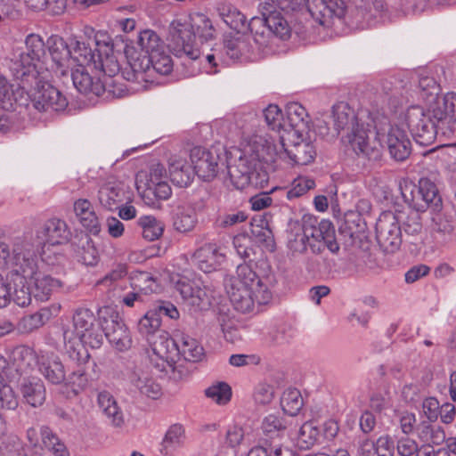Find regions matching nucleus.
<instances>
[{"label": "nucleus", "instance_id": "e433bc0d", "mask_svg": "<svg viewBox=\"0 0 456 456\" xmlns=\"http://www.w3.org/2000/svg\"><path fill=\"white\" fill-rule=\"evenodd\" d=\"M98 405L110 420L112 426L116 428L123 426L125 422L123 412L118 406L114 397L109 392L103 391L98 395Z\"/></svg>", "mask_w": 456, "mask_h": 456}, {"label": "nucleus", "instance_id": "a18cd8bd", "mask_svg": "<svg viewBox=\"0 0 456 456\" xmlns=\"http://www.w3.org/2000/svg\"><path fill=\"white\" fill-rule=\"evenodd\" d=\"M104 56L102 53V50H98L97 54V66L106 76L111 77H115L120 72V65L114 55L112 48L110 47L109 44L104 45Z\"/></svg>", "mask_w": 456, "mask_h": 456}, {"label": "nucleus", "instance_id": "4be33fe9", "mask_svg": "<svg viewBox=\"0 0 456 456\" xmlns=\"http://www.w3.org/2000/svg\"><path fill=\"white\" fill-rule=\"evenodd\" d=\"M434 422L422 420L415 427L414 434L422 448L438 446L445 441L444 428Z\"/></svg>", "mask_w": 456, "mask_h": 456}, {"label": "nucleus", "instance_id": "bb28decb", "mask_svg": "<svg viewBox=\"0 0 456 456\" xmlns=\"http://www.w3.org/2000/svg\"><path fill=\"white\" fill-rule=\"evenodd\" d=\"M42 232L45 242L53 246L67 243L71 236L66 222L58 218L47 220L42 227Z\"/></svg>", "mask_w": 456, "mask_h": 456}, {"label": "nucleus", "instance_id": "2f4dec72", "mask_svg": "<svg viewBox=\"0 0 456 456\" xmlns=\"http://www.w3.org/2000/svg\"><path fill=\"white\" fill-rule=\"evenodd\" d=\"M400 190L404 202L408 204L411 210L424 212L428 208V204L427 201L423 200V191L420 180L418 185L411 182L405 181L400 185Z\"/></svg>", "mask_w": 456, "mask_h": 456}, {"label": "nucleus", "instance_id": "f704fd0d", "mask_svg": "<svg viewBox=\"0 0 456 456\" xmlns=\"http://www.w3.org/2000/svg\"><path fill=\"white\" fill-rule=\"evenodd\" d=\"M284 150L288 157L298 165H307L314 161L316 156V150L313 142L302 140L295 142L290 148L285 147Z\"/></svg>", "mask_w": 456, "mask_h": 456}, {"label": "nucleus", "instance_id": "052dcab7", "mask_svg": "<svg viewBox=\"0 0 456 456\" xmlns=\"http://www.w3.org/2000/svg\"><path fill=\"white\" fill-rule=\"evenodd\" d=\"M207 397L218 404H226L232 397V388L225 382H218L205 390Z\"/></svg>", "mask_w": 456, "mask_h": 456}, {"label": "nucleus", "instance_id": "c03bdc74", "mask_svg": "<svg viewBox=\"0 0 456 456\" xmlns=\"http://www.w3.org/2000/svg\"><path fill=\"white\" fill-rule=\"evenodd\" d=\"M135 48L144 54L152 55L153 53L163 50L164 45L156 32L147 29L139 33Z\"/></svg>", "mask_w": 456, "mask_h": 456}, {"label": "nucleus", "instance_id": "49530a36", "mask_svg": "<svg viewBox=\"0 0 456 456\" xmlns=\"http://www.w3.org/2000/svg\"><path fill=\"white\" fill-rule=\"evenodd\" d=\"M315 183L313 179L308 177H298L295 179L289 189L288 188H274L270 192L279 191L288 200H293L305 194L311 189H314Z\"/></svg>", "mask_w": 456, "mask_h": 456}, {"label": "nucleus", "instance_id": "a878e982", "mask_svg": "<svg viewBox=\"0 0 456 456\" xmlns=\"http://www.w3.org/2000/svg\"><path fill=\"white\" fill-rule=\"evenodd\" d=\"M168 172L171 182L178 187H187L195 175L186 159L173 156L168 160Z\"/></svg>", "mask_w": 456, "mask_h": 456}, {"label": "nucleus", "instance_id": "4d7b16f0", "mask_svg": "<svg viewBox=\"0 0 456 456\" xmlns=\"http://www.w3.org/2000/svg\"><path fill=\"white\" fill-rule=\"evenodd\" d=\"M11 278L14 284L13 292H12V299L20 306H28L31 303V295L33 294V290H30L29 287L27 285V280L28 278H25L22 282H20V278Z\"/></svg>", "mask_w": 456, "mask_h": 456}, {"label": "nucleus", "instance_id": "5701e85b", "mask_svg": "<svg viewBox=\"0 0 456 456\" xmlns=\"http://www.w3.org/2000/svg\"><path fill=\"white\" fill-rule=\"evenodd\" d=\"M71 78L74 86L81 94H93L100 96L105 91L104 85L101 79L92 77L84 66H78V68L73 70Z\"/></svg>", "mask_w": 456, "mask_h": 456}, {"label": "nucleus", "instance_id": "c756f323", "mask_svg": "<svg viewBox=\"0 0 456 456\" xmlns=\"http://www.w3.org/2000/svg\"><path fill=\"white\" fill-rule=\"evenodd\" d=\"M28 278L34 280V297L41 301L47 300L53 292L58 291L63 285L61 280L37 271H36L34 277Z\"/></svg>", "mask_w": 456, "mask_h": 456}, {"label": "nucleus", "instance_id": "423d86ee", "mask_svg": "<svg viewBox=\"0 0 456 456\" xmlns=\"http://www.w3.org/2000/svg\"><path fill=\"white\" fill-rule=\"evenodd\" d=\"M0 269L10 270L11 277H34L37 271V250L31 240L16 238L12 248L0 241Z\"/></svg>", "mask_w": 456, "mask_h": 456}, {"label": "nucleus", "instance_id": "603ef678", "mask_svg": "<svg viewBox=\"0 0 456 456\" xmlns=\"http://www.w3.org/2000/svg\"><path fill=\"white\" fill-rule=\"evenodd\" d=\"M303 398L297 388L285 390L281 398L283 411L289 416H296L303 407Z\"/></svg>", "mask_w": 456, "mask_h": 456}, {"label": "nucleus", "instance_id": "4c0bfd02", "mask_svg": "<svg viewBox=\"0 0 456 456\" xmlns=\"http://www.w3.org/2000/svg\"><path fill=\"white\" fill-rule=\"evenodd\" d=\"M185 440V430L181 424H173L167 429L161 443L160 452L164 456H170L183 446Z\"/></svg>", "mask_w": 456, "mask_h": 456}, {"label": "nucleus", "instance_id": "9d476101", "mask_svg": "<svg viewBox=\"0 0 456 456\" xmlns=\"http://www.w3.org/2000/svg\"><path fill=\"white\" fill-rule=\"evenodd\" d=\"M376 238L386 253L396 252L403 242L398 217L391 211L383 212L376 223Z\"/></svg>", "mask_w": 456, "mask_h": 456}, {"label": "nucleus", "instance_id": "6e6552de", "mask_svg": "<svg viewBox=\"0 0 456 456\" xmlns=\"http://www.w3.org/2000/svg\"><path fill=\"white\" fill-rule=\"evenodd\" d=\"M301 230L307 235L309 248L314 254H321L325 247L331 252L338 251L339 247L335 239V229L332 223L322 219L318 222L316 218L309 217L304 220Z\"/></svg>", "mask_w": 456, "mask_h": 456}, {"label": "nucleus", "instance_id": "473e14b6", "mask_svg": "<svg viewBox=\"0 0 456 456\" xmlns=\"http://www.w3.org/2000/svg\"><path fill=\"white\" fill-rule=\"evenodd\" d=\"M286 118L296 133L302 134L309 128V116L305 107L298 102H289L287 104Z\"/></svg>", "mask_w": 456, "mask_h": 456}, {"label": "nucleus", "instance_id": "dca6fc26", "mask_svg": "<svg viewBox=\"0 0 456 456\" xmlns=\"http://www.w3.org/2000/svg\"><path fill=\"white\" fill-rule=\"evenodd\" d=\"M224 258V254L220 252V247L212 242L205 243L191 256L194 265L206 273L217 270Z\"/></svg>", "mask_w": 456, "mask_h": 456}, {"label": "nucleus", "instance_id": "0eeeda50", "mask_svg": "<svg viewBox=\"0 0 456 456\" xmlns=\"http://www.w3.org/2000/svg\"><path fill=\"white\" fill-rule=\"evenodd\" d=\"M283 12L306 8L311 16L322 26H330L333 18L341 19L346 5L343 0H266Z\"/></svg>", "mask_w": 456, "mask_h": 456}, {"label": "nucleus", "instance_id": "c85d7f7f", "mask_svg": "<svg viewBox=\"0 0 456 456\" xmlns=\"http://www.w3.org/2000/svg\"><path fill=\"white\" fill-rule=\"evenodd\" d=\"M74 211L80 224L90 233L99 234L101 225L91 202L86 199H79L74 203Z\"/></svg>", "mask_w": 456, "mask_h": 456}, {"label": "nucleus", "instance_id": "ddd939ff", "mask_svg": "<svg viewBox=\"0 0 456 456\" xmlns=\"http://www.w3.org/2000/svg\"><path fill=\"white\" fill-rule=\"evenodd\" d=\"M178 289L184 300L200 311L209 309L216 300V290L203 282H182Z\"/></svg>", "mask_w": 456, "mask_h": 456}, {"label": "nucleus", "instance_id": "de8ad7c7", "mask_svg": "<svg viewBox=\"0 0 456 456\" xmlns=\"http://www.w3.org/2000/svg\"><path fill=\"white\" fill-rule=\"evenodd\" d=\"M131 382L142 395L149 398L156 400L162 395L161 387L151 378L134 373Z\"/></svg>", "mask_w": 456, "mask_h": 456}, {"label": "nucleus", "instance_id": "37998d69", "mask_svg": "<svg viewBox=\"0 0 456 456\" xmlns=\"http://www.w3.org/2000/svg\"><path fill=\"white\" fill-rule=\"evenodd\" d=\"M246 29H248L253 36L254 41L259 46H267L270 38L271 33L269 30V27L267 26V17L266 15H262V17H253L247 24Z\"/></svg>", "mask_w": 456, "mask_h": 456}, {"label": "nucleus", "instance_id": "a211bd4d", "mask_svg": "<svg viewBox=\"0 0 456 456\" xmlns=\"http://www.w3.org/2000/svg\"><path fill=\"white\" fill-rule=\"evenodd\" d=\"M289 422L284 414L270 413L261 423L262 440L265 444L276 443L282 439L288 432Z\"/></svg>", "mask_w": 456, "mask_h": 456}, {"label": "nucleus", "instance_id": "a19ab883", "mask_svg": "<svg viewBox=\"0 0 456 456\" xmlns=\"http://www.w3.org/2000/svg\"><path fill=\"white\" fill-rule=\"evenodd\" d=\"M98 198L101 205L106 209H116L123 200L122 189L117 183H107L100 188Z\"/></svg>", "mask_w": 456, "mask_h": 456}, {"label": "nucleus", "instance_id": "13d9d810", "mask_svg": "<svg viewBox=\"0 0 456 456\" xmlns=\"http://www.w3.org/2000/svg\"><path fill=\"white\" fill-rule=\"evenodd\" d=\"M161 325L159 313L155 310H149L138 322V331L145 337L154 334Z\"/></svg>", "mask_w": 456, "mask_h": 456}, {"label": "nucleus", "instance_id": "aec40b11", "mask_svg": "<svg viewBox=\"0 0 456 456\" xmlns=\"http://www.w3.org/2000/svg\"><path fill=\"white\" fill-rule=\"evenodd\" d=\"M262 15L267 17V26L271 36L273 35L281 40H287L290 37L291 28L288 20L281 15V12L270 2H265L261 4Z\"/></svg>", "mask_w": 456, "mask_h": 456}, {"label": "nucleus", "instance_id": "e2e57ef3", "mask_svg": "<svg viewBox=\"0 0 456 456\" xmlns=\"http://www.w3.org/2000/svg\"><path fill=\"white\" fill-rule=\"evenodd\" d=\"M5 449L8 456H33V449L25 444L20 437L10 435L5 442Z\"/></svg>", "mask_w": 456, "mask_h": 456}, {"label": "nucleus", "instance_id": "ea45409f", "mask_svg": "<svg viewBox=\"0 0 456 456\" xmlns=\"http://www.w3.org/2000/svg\"><path fill=\"white\" fill-rule=\"evenodd\" d=\"M124 53L129 67L139 72L141 78L144 79V74L151 69V55L144 54L134 46H128L127 45L124 48Z\"/></svg>", "mask_w": 456, "mask_h": 456}, {"label": "nucleus", "instance_id": "39448f33", "mask_svg": "<svg viewBox=\"0 0 456 456\" xmlns=\"http://www.w3.org/2000/svg\"><path fill=\"white\" fill-rule=\"evenodd\" d=\"M333 126L337 134L346 130L347 141L357 155L371 161H379L382 157L381 144L375 140L370 142V129L359 124L354 110L345 102H339L332 107Z\"/></svg>", "mask_w": 456, "mask_h": 456}, {"label": "nucleus", "instance_id": "9b49d317", "mask_svg": "<svg viewBox=\"0 0 456 456\" xmlns=\"http://www.w3.org/2000/svg\"><path fill=\"white\" fill-rule=\"evenodd\" d=\"M75 330L80 340L92 348H99L103 342L102 322L99 323L94 313L87 308L77 309L73 315Z\"/></svg>", "mask_w": 456, "mask_h": 456}, {"label": "nucleus", "instance_id": "0e129e2a", "mask_svg": "<svg viewBox=\"0 0 456 456\" xmlns=\"http://www.w3.org/2000/svg\"><path fill=\"white\" fill-rule=\"evenodd\" d=\"M51 314V311L48 308H41L37 313L22 319L23 328L28 331L37 330L49 321Z\"/></svg>", "mask_w": 456, "mask_h": 456}, {"label": "nucleus", "instance_id": "bf43d9fd", "mask_svg": "<svg viewBox=\"0 0 456 456\" xmlns=\"http://www.w3.org/2000/svg\"><path fill=\"white\" fill-rule=\"evenodd\" d=\"M403 227L406 235L415 238L418 240L422 233V223L419 211L410 210L407 216L403 220ZM416 244L417 241H411Z\"/></svg>", "mask_w": 456, "mask_h": 456}, {"label": "nucleus", "instance_id": "3c124183", "mask_svg": "<svg viewBox=\"0 0 456 456\" xmlns=\"http://www.w3.org/2000/svg\"><path fill=\"white\" fill-rule=\"evenodd\" d=\"M41 438L44 447L52 452L53 456H69L65 444L48 427L42 428Z\"/></svg>", "mask_w": 456, "mask_h": 456}, {"label": "nucleus", "instance_id": "412c9836", "mask_svg": "<svg viewBox=\"0 0 456 456\" xmlns=\"http://www.w3.org/2000/svg\"><path fill=\"white\" fill-rule=\"evenodd\" d=\"M170 342L175 347L177 354L186 361L199 362L204 354V349L199 342L183 332L176 331Z\"/></svg>", "mask_w": 456, "mask_h": 456}, {"label": "nucleus", "instance_id": "b1692460", "mask_svg": "<svg viewBox=\"0 0 456 456\" xmlns=\"http://www.w3.org/2000/svg\"><path fill=\"white\" fill-rule=\"evenodd\" d=\"M20 392L22 401L32 407H39L45 401V387L39 379H23L20 384Z\"/></svg>", "mask_w": 456, "mask_h": 456}, {"label": "nucleus", "instance_id": "1a4fd4ad", "mask_svg": "<svg viewBox=\"0 0 456 456\" xmlns=\"http://www.w3.org/2000/svg\"><path fill=\"white\" fill-rule=\"evenodd\" d=\"M27 106L31 103L40 112L61 111L68 106L66 97L47 82H37L29 91H26Z\"/></svg>", "mask_w": 456, "mask_h": 456}, {"label": "nucleus", "instance_id": "8fccbe9b", "mask_svg": "<svg viewBox=\"0 0 456 456\" xmlns=\"http://www.w3.org/2000/svg\"><path fill=\"white\" fill-rule=\"evenodd\" d=\"M138 224L142 229V237L149 241L158 240L164 232L163 223L152 216H141Z\"/></svg>", "mask_w": 456, "mask_h": 456}, {"label": "nucleus", "instance_id": "864d4df0", "mask_svg": "<svg viewBox=\"0 0 456 456\" xmlns=\"http://www.w3.org/2000/svg\"><path fill=\"white\" fill-rule=\"evenodd\" d=\"M74 55H71V59L77 63L78 66H86L94 64L97 66L96 57L94 51L89 42L77 41L76 46L73 48Z\"/></svg>", "mask_w": 456, "mask_h": 456}, {"label": "nucleus", "instance_id": "338daca9", "mask_svg": "<svg viewBox=\"0 0 456 456\" xmlns=\"http://www.w3.org/2000/svg\"><path fill=\"white\" fill-rule=\"evenodd\" d=\"M224 20L231 28L236 30L238 34L246 30V16L237 9L229 10L224 15Z\"/></svg>", "mask_w": 456, "mask_h": 456}, {"label": "nucleus", "instance_id": "79ce46f5", "mask_svg": "<svg viewBox=\"0 0 456 456\" xmlns=\"http://www.w3.org/2000/svg\"><path fill=\"white\" fill-rule=\"evenodd\" d=\"M432 235L435 240L440 244L452 241L455 237L453 222L445 216H438L434 218Z\"/></svg>", "mask_w": 456, "mask_h": 456}, {"label": "nucleus", "instance_id": "c9c22d12", "mask_svg": "<svg viewBox=\"0 0 456 456\" xmlns=\"http://www.w3.org/2000/svg\"><path fill=\"white\" fill-rule=\"evenodd\" d=\"M26 51L20 53V61L23 66H30L34 61H39L45 56V43L35 34H30L25 41Z\"/></svg>", "mask_w": 456, "mask_h": 456}, {"label": "nucleus", "instance_id": "393cba45", "mask_svg": "<svg viewBox=\"0 0 456 456\" xmlns=\"http://www.w3.org/2000/svg\"><path fill=\"white\" fill-rule=\"evenodd\" d=\"M90 368L89 354H86L82 361L78 359L77 367L70 368V373L67 375V379L63 384L73 387V391L76 394L80 390H84L89 386L90 381L93 379L89 372Z\"/></svg>", "mask_w": 456, "mask_h": 456}, {"label": "nucleus", "instance_id": "f3484780", "mask_svg": "<svg viewBox=\"0 0 456 456\" xmlns=\"http://www.w3.org/2000/svg\"><path fill=\"white\" fill-rule=\"evenodd\" d=\"M390 156L396 161L405 160L411 152V141L403 129L391 126L386 135Z\"/></svg>", "mask_w": 456, "mask_h": 456}, {"label": "nucleus", "instance_id": "cd10ccee", "mask_svg": "<svg viewBox=\"0 0 456 456\" xmlns=\"http://www.w3.org/2000/svg\"><path fill=\"white\" fill-rule=\"evenodd\" d=\"M72 246L78 261L84 265L94 266L98 263V250L87 233L80 232L76 235Z\"/></svg>", "mask_w": 456, "mask_h": 456}, {"label": "nucleus", "instance_id": "f8f14e48", "mask_svg": "<svg viewBox=\"0 0 456 456\" xmlns=\"http://www.w3.org/2000/svg\"><path fill=\"white\" fill-rule=\"evenodd\" d=\"M193 171L203 181H212L219 171L218 154L202 147H194L190 154Z\"/></svg>", "mask_w": 456, "mask_h": 456}, {"label": "nucleus", "instance_id": "6ab92c4d", "mask_svg": "<svg viewBox=\"0 0 456 456\" xmlns=\"http://www.w3.org/2000/svg\"><path fill=\"white\" fill-rule=\"evenodd\" d=\"M26 91L20 84H12L0 75V102L2 108L14 110L15 105L27 106Z\"/></svg>", "mask_w": 456, "mask_h": 456}, {"label": "nucleus", "instance_id": "09e8293b", "mask_svg": "<svg viewBox=\"0 0 456 456\" xmlns=\"http://www.w3.org/2000/svg\"><path fill=\"white\" fill-rule=\"evenodd\" d=\"M248 38L245 36H234L226 37L224 42V49L226 55L235 61L239 60L240 56L250 51Z\"/></svg>", "mask_w": 456, "mask_h": 456}, {"label": "nucleus", "instance_id": "7ed1b4c3", "mask_svg": "<svg viewBox=\"0 0 456 456\" xmlns=\"http://www.w3.org/2000/svg\"><path fill=\"white\" fill-rule=\"evenodd\" d=\"M225 289L234 309L242 314L253 311L255 302L265 305L272 298V293L248 264L239 265L236 274L225 281Z\"/></svg>", "mask_w": 456, "mask_h": 456}, {"label": "nucleus", "instance_id": "4468645a", "mask_svg": "<svg viewBox=\"0 0 456 456\" xmlns=\"http://www.w3.org/2000/svg\"><path fill=\"white\" fill-rule=\"evenodd\" d=\"M39 372L51 384L61 385L67 379V371L70 370L61 358L51 352H41L37 357Z\"/></svg>", "mask_w": 456, "mask_h": 456}, {"label": "nucleus", "instance_id": "20e7f679", "mask_svg": "<svg viewBox=\"0 0 456 456\" xmlns=\"http://www.w3.org/2000/svg\"><path fill=\"white\" fill-rule=\"evenodd\" d=\"M191 20V23L173 20L168 27L167 40L175 57L195 61L201 55L196 34L201 39L209 41L215 38L216 29L210 19L203 13H195Z\"/></svg>", "mask_w": 456, "mask_h": 456}, {"label": "nucleus", "instance_id": "f257e3e1", "mask_svg": "<svg viewBox=\"0 0 456 456\" xmlns=\"http://www.w3.org/2000/svg\"><path fill=\"white\" fill-rule=\"evenodd\" d=\"M274 155V146L263 138L231 152L226 159V167L232 185L238 190L250 186L263 188L269 180L264 164L273 161Z\"/></svg>", "mask_w": 456, "mask_h": 456}, {"label": "nucleus", "instance_id": "680f3d73", "mask_svg": "<svg viewBox=\"0 0 456 456\" xmlns=\"http://www.w3.org/2000/svg\"><path fill=\"white\" fill-rule=\"evenodd\" d=\"M151 69L157 73L166 76L173 70V61L165 50L155 52L151 55Z\"/></svg>", "mask_w": 456, "mask_h": 456}, {"label": "nucleus", "instance_id": "72a5a7b5", "mask_svg": "<svg viewBox=\"0 0 456 456\" xmlns=\"http://www.w3.org/2000/svg\"><path fill=\"white\" fill-rule=\"evenodd\" d=\"M48 50L53 61L61 69V74L66 75L67 70L62 69L71 58V51L62 37H52L48 39Z\"/></svg>", "mask_w": 456, "mask_h": 456}, {"label": "nucleus", "instance_id": "7c9ffc66", "mask_svg": "<svg viewBox=\"0 0 456 456\" xmlns=\"http://www.w3.org/2000/svg\"><path fill=\"white\" fill-rule=\"evenodd\" d=\"M173 227L179 232H190L198 224V216L194 208L189 205L178 206L173 213Z\"/></svg>", "mask_w": 456, "mask_h": 456}, {"label": "nucleus", "instance_id": "69168bd1", "mask_svg": "<svg viewBox=\"0 0 456 456\" xmlns=\"http://www.w3.org/2000/svg\"><path fill=\"white\" fill-rule=\"evenodd\" d=\"M248 215L244 211L224 213L216 219V225L219 228H230L247 220Z\"/></svg>", "mask_w": 456, "mask_h": 456}, {"label": "nucleus", "instance_id": "774afa93", "mask_svg": "<svg viewBox=\"0 0 456 456\" xmlns=\"http://www.w3.org/2000/svg\"><path fill=\"white\" fill-rule=\"evenodd\" d=\"M264 117L267 126L275 131H279L282 126L283 116L281 109L274 104H270L264 110Z\"/></svg>", "mask_w": 456, "mask_h": 456}, {"label": "nucleus", "instance_id": "f03ea898", "mask_svg": "<svg viewBox=\"0 0 456 456\" xmlns=\"http://www.w3.org/2000/svg\"><path fill=\"white\" fill-rule=\"evenodd\" d=\"M405 122L417 143L432 144L437 135L444 136L456 123V94L448 93L436 98L426 112L419 106L410 107L405 114Z\"/></svg>", "mask_w": 456, "mask_h": 456}, {"label": "nucleus", "instance_id": "58836bf2", "mask_svg": "<svg viewBox=\"0 0 456 456\" xmlns=\"http://www.w3.org/2000/svg\"><path fill=\"white\" fill-rule=\"evenodd\" d=\"M128 279L132 289L143 295L154 293L159 289L157 280L151 273L145 271H134L129 274Z\"/></svg>", "mask_w": 456, "mask_h": 456}, {"label": "nucleus", "instance_id": "6e6d98bb", "mask_svg": "<svg viewBox=\"0 0 456 456\" xmlns=\"http://www.w3.org/2000/svg\"><path fill=\"white\" fill-rule=\"evenodd\" d=\"M423 200L428 204V208L433 211H440L442 209V198L439 195L436 185L428 178H421Z\"/></svg>", "mask_w": 456, "mask_h": 456}, {"label": "nucleus", "instance_id": "5fc2aeb1", "mask_svg": "<svg viewBox=\"0 0 456 456\" xmlns=\"http://www.w3.org/2000/svg\"><path fill=\"white\" fill-rule=\"evenodd\" d=\"M321 431L312 421L302 425L297 436V444L300 449L306 450L314 446L319 439Z\"/></svg>", "mask_w": 456, "mask_h": 456}, {"label": "nucleus", "instance_id": "2eb2a0df", "mask_svg": "<svg viewBox=\"0 0 456 456\" xmlns=\"http://www.w3.org/2000/svg\"><path fill=\"white\" fill-rule=\"evenodd\" d=\"M120 352L126 351L132 346V338L126 324L118 314L103 318L102 322V333Z\"/></svg>", "mask_w": 456, "mask_h": 456}]
</instances>
